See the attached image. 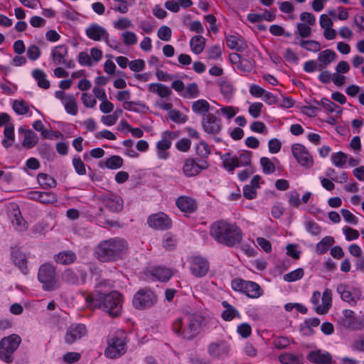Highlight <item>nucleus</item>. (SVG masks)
<instances>
[{
	"mask_svg": "<svg viewBox=\"0 0 364 364\" xmlns=\"http://www.w3.org/2000/svg\"><path fill=\"white\" fill-rule=\"evenodd\" d=\"M90 309H100L113 317L118 316L122 309V295L117 291L102 293L95 290L91 294L82 293Z\"/></svg>",
	"mask_w": 364,
	"mask_h": 364,
	"instance_id": "nucleus-1",
	"label": "nucleus"
},
{
	"mask_svg": "<svg viewBox=\"0 0 364 364\" xmlns=\"http://www.w3.org/2000/svg\"><path fill=\"white\" fill-rule=\"evenodd\" d=\"M152 275L161 282H167L172 276V272L170 269L158 267L152 271Z\"/></svg>",
	"mask_w": 364,
	"mask_h": 364,
	"instance_id": "nucleus-32",
	"label": "nucleus"
},
{
	"mask_svg": "<svg viewBox=\"0 0 364 364\" xmlns=\"http://www.w3.org/2000/svg\"><path fill=\"white\" fill-rule=\"evenodd\" d=\"M184 93L182 95L188 98H196L199 96V90L198 85L196 82L188 84L184 90Z\"/></svg>",
	"mask_w": 364,
	"mask_h": 364,
	"instance_id": "nucleus-43",
	"label": "nucleus"
},
{
	"mask_svg": "<svg viewBox=\"0 0 364 364\" xmlns=\"http://www.w3.org/2000/svg\"><path fill=\"white\" fill-rule=\"evenodd\" d=\"M87 333L86 326L82 323L73 324L68 327L65 340L68 344L73 343Z\"/></svg>",
	"mask_w": 364,
	"mask_h": 364,
	"instance_id": "nucleus-15",
	"label": "nucleus"
},
{
	"mask_svg": "<svg viewBox=\"0 0 364 364\" xmlns=\"http://www.w3.org/2000/svg\"><path fill=\"white\" fill-rule=\"evenodd\" d=\"M236 158V164L240 166H250L251 164L252 152L250 151H243Z\"/></svg>",
	"mask_w": 364,
	"mask_h": 364,
	"instance_id": "nucleus-41",
	"label": "nucleus"
},
{
	"mask_svg": "<svg viewBox=\"0 0 364 364\" xmlns=\"http://www.w3.org/2000/svg\"><path fill=\"white\" fill-rule=\"evenodd\" d=\"M169 118L176 123H185L186 122V117L183 116L178 110H170L168 112Z\"/></svg>",
	"mask_w": 364,
	"mask_h": 364,
	"instance_id": "nucleus-62",
	"label": "nucleus"
},
{
	"mask_svg": "<svg viewBox=\"0 0 364 364\" xmlns=\"http://www.w3.org/2000/svg\"><path fill=\"white\" fill-rule=\"evenodd\" d=\"M337 292L340 294L343 301L348 302L351 306L355 305L359 299L357 294H353L350 287L346 284H339L337 287Z\"/></svg>",
	"mask_w": 364,
	"mask_h": 364,
	"instance_id": "nucleus-22",
	"label": "nucleus"
},
{
	"mask_svg": "<svg viewBox=\"0 0 364 364\" xmlns=\"http://www.w3.org/2000/svg\"><path fill=\"white\" fill-rule=\"evenodd\" d=\"M307 359L316 364H331L332 356L328 352H322L321 350L311 351L307 355Z\"/></svg>",
	"mask_w": 364,
	"mask_h": 364,
	"instance_id": "nucleus-18",
	"label": "nucleus"
},
{
	"mask_svg": "<svg viewBox=\"0 0 364 364\" xmlns=\"http://www.w3.org/2000/svg\"><path fill=\"white\" fill-rule=\"evenodd\" d=\"M149 90L151 92L157 94L162 98L168 97L172 94L171 89L161 83H151L149 85Z\"/></svg>",
	"mask_w": 364,
	"mask_h": 364,
	"instance_id": "nucleus-24",
	"label": "nucleus"
},
{
	"mask_svg": "<svg viewBox=\"0 0 364 364\" xmlns=\"http://www.w3.org/2000/svg\"><path fill=\"white\" fill-rule=\"evenodd\" d=\"M334 242L335 240L333 237L330 236L325 237L316 245V252L318 255L326 253L329 247L333 245Z\"/></svg>",
	"mask_w": 364,
	"mask_h": 364,
	"instance_id": "nucleus-39",
	"label": "nucleus"
},
{
	"mask_svg": "<svg viewBox=\"0 0 364 364\" xmlns=\"http://www.w3.org/2000/svg\"><path fill=\"white\" fill-rule=\"evenodd\" d=\"M260 164L262 167L263 172L265 174H269L275 171V166L271 160L267 157H262L260 159Z\"/></svg>",
	"mask_w": 364,
	"mask_h": 364,
	"instance_id": "nucleus-50",
	"label": "nucleus"
},
{
	"mask_svg": "<svg viewBox=\"0 0 364 364\" xmlns=\"http://www.w3.org/2000/svg\"><path fill=\"white\" fill-rule=\"evenodd\" d=\"M37 179L43 188H55L57 185L56 181L47 173H38Z\"/></svg>",
	"mask_w": 364,
	"mask_h": 364,
	"instance_id": "nucleus-38",
	"label": "nucleus"
},
{
	"mask_svg": "<svg viewBox=\"0 0 364 364\" xmlns=\"http://www.w3.org/2000/svg\"><path fill=\"white\" fill-rule=\"evenodd\" d=\"M336 58V53L331 49H326L320 52L318 55V61L319 62L318 70H323L330 63L334 61Z\"/></svg>",
	"mask_w": 364,
	"mask_h": 364,
	"instance_id": "nucleus-19",
	"label": "nucleus"
},
{
	"mask_svg": "<svg viewBox=\"0 0 364 364\" xmlns=\"http://www.w3.org/2000/svg\"><path fill=\"white\" fill-rule=\"evenodd\" d=\"M102 202L105 207L111 212L119 213L122 210L124 202L117 195L108 193L102 196Z\"/></svg>",
	"mask_w": 364,
	"mask_h": 364,
	"instance_id": "nucleus-14",
	"label": "nucleus"
},
{
	"mask_svg": "<svg viewBox=\"0 0 364 364\" xmlns=\"http://www.w3.org/2000/svg\"><path fill=\"white\" fill-rule=\"evenodd\" d=\"M210 109V104L207 100L200 99L195 101L192 105V110L197 114H201L203 117L208 114Z\"/></svg>",
	"mask_w": 364,
	"mask_h": 364,
	"instance_id": "nucleus-31",
	"label": "nucleus"
},
{
	"mask_svg": "<svg viewBox=\"0 0 364 364\" xmlns=\"http://www.w3.org/2000/svg\"><path fill=\"white\" fill-rule=\"evenodd\" d=\"M177 207L182 211L193 213L196 210V205L193 200L188 197L180 196L176 201Z\"/></svg>",
	"mask_w": 364,
	"mask_h": 364,
	"instance_id": "nucleus-25",
	"label": "nucleus"
},
{
	"mask_svg": "<svg viewBox=\"0 0 364 364\" xmlns=\"http://www.w3.org/2000/svg\"><path fill=\"white\" fill-rule=\"evenodd\" d=\"M331 294L330 289H326L324 291L321 299L323 306H318L315 307V310L318 314H324L327 313L328 310L331 306Z\"/></svg>",
	"mask_w": 364,
	"mask_h": 364,
	"instance_id": "nucleus-28",
	"label": "nucleus"
},
{
	"mask_svg": "<svg viewBox=\"0 0 364 364\" xmlns=\"http://www.w3.org/2000/svg\"><path fill=\"white\" fill-rule=\"evenodd\" d=\"M348 159V156L342 151L334 153L331 155L332 163L338 167H343Z\"/></svg>",
	"mask_w": 364,
	"mask_h": 364,
	"instance_id": "nucleus-45",
	"label": "nucleus"
},
{
	"mask_svg": "<svg viewBox=\"0 0 364 364\" xmlns=\"http://www.w3.org/2000/svg\"><path fill=\"white\" fill-rule=\"evenodd\" d=\"M33 77L37 81L38 86L43 89H48L50 81L46 78V73L41 69L36 68L32 71Z\"/></svg>",
	"mask_w": 364,
	"mask_h": 364,
	"instance_id": "nucleus-29",
	"label": "nucleus"
},
{
	"mask_svg": "<svg viewBox=\"0 0 364 364\" xmlns=\"http://www.w3.org/2000/svg\"><path fill=\"white\" fill-rule=\"evenodd\" d=\"M132 26V21L124 17L119 18L117 21L114 22V27L118 30H123Z\"/></svg>",
	"mask_w": 364,
	"mask_h": 364,
	"instance_id": "nucleus-58",
	"label": "nucleus"
},
{
	"mask_svg": "<svg viewBox=\"0 0 364 364\" xmlns=\"http://www.w3.org/2000/svg\"><path fill=\"white\" fill-rule=\"evenodd\" d=\"M21 342V337L16 334L3 338L0 341V359L7 363H11L12 354L18 348Z\"/></svg>",
	"mask_w": 364,
	"mask_h": 364,
	"instance_id": "nucleus-5",
	"label": "nucleus"
},
{
	"mask_svg": "<svg viewBox=\"0 0 364 364\" xmlns=\"http://www.w3.org/2000/svg\"><path fill=\"white\" fill-rule=\"evenodd\" d=\"M279 361L282 364H299V358L294 354L286 353L279 357Z\"/></svg>",
	"mask_w": 364,
	"mask_h": 364,
	"instance_id": "nucleus-48",
	"label": "nucleus"
},
{
	"mask_svg": "<svg viewBox=\"0 0 364 364\" xmlns=\"http://www.w3.org/2000/svg\"><path fill=\"white\" fill-rule=\"evenodd\" d=\"M68 54V48L65 45L55 46L51 53L52 59L55 65H60L65 60L64 58Z\"/></svg>",
	"mask_w": 364,
	"mask_h": 364,
	"instance_id": "nucleus-27",
	"label": "nucleus"
},
{
	"mask_svg": "<svg viewBox=\"0 0 364 364\" xmlns=\"http://www.w3.org/2000/svg\"><path fill=\"white\" fill-rule=\"evenodd\" d=\"M184 319L187 328L183 330V338L192 340L200 333L204 318L198 314H189L185 316Z\"/></svg>",
	"mask_w": 364,
	"mask_h": 364,
	"instance_id": "nucleus-8",
	"label": "nucleus"
},
{
	"mask_svg": "<svg viewBox=\"0 0 364 364\" xmlns=\"http://www.w3.org/2000/svg\"><path fill=\"white\" fill-rule=\"evenodd\" d=\"M38 141V137L37 134L31 129L25 131L24 139L22 145L27 148L31 149L34 147Z\"/></svg>",
	"mask_w": 364,
	"mask_h": 364,
	"instance_id": "nucleus-34",
	"label": "nucleus"
},
{
	"mask_svg": "<svg viewBox=\"0 0 364 364\" xmlns=\"http://www.w3.org/2000/svg\"><path fill=\"white\" fill-rule=\"evenodd\" d=\"M64 106L66 112L72 115H76L77 113V107L76 99L73 95H66L64 101Z\"/></svg>",
	"mask_w": 364,
	"mask_h": 364,
	"instance_id": "nucleus-37",
	"label": "nucleus"
},
{
	"mask_svg": "<svg viewBox=\"0 0 364 364\" xmlns=\"http://www.w3.org/2000/svg\"><path fill=\"white\" fill-rule=\"evenodd\" d=\"M177 240L175 236L166 233L163 239V246L168 250H171L176 245Z\"/></svg>",
	"mask_w": 364,
	"mask_h": 364,
	"instance_id": "nucleus-53",
	"label": "nucleus"
},
{
	"mask_svg": "<svg viewBox=\"0 0 364 364\" xmlns=\"http://www.w3.org/2000/svg\"><path fill=\"white\" fill-rule=\"evenodd\" d=\"M127 247V242L120 237L103 240L96 247L95 256L102 262L115 261L121 257Z\"/></svg>",
	"mask_w": 364,
	"mask_h": 364,
	"instance_id": "nucleus-3",
	"label": "nucleus"
},
{
	"mask_svg": "<svg viewBox=\"0 0 364 364\" xmlns=\"http://www.w3.org/2000/svg\"><path fill=\"white\" fill-rule=\"evenodd\" d=\"M125 343L119 338H112L108 342V346L105 350V354L111 359L120 357L126 352Z\"/></svg>",
	"mask_w": 364,
	"mask_h": 364,
	"instance_id": "nucleus-12",
	"label": "nucleus"
},
{
	"mask_svg": "<svg viewBox=\"0 0 364 364\" xmlns=\"http://www.w3.org/2000/svg\"><path fill=\"white\" fill-rule=\"evenodd\" d=\"M183 171L187 177L196 176L199 173V168L194 159H188L185 161Z\"/></svg>",
	"mask_w": 364,
	"mask_h": 364,
	"instance_id": "nucleus-30",
	"label": "nucleus"
},
{
	"mask_svg": "<svg viewBox=\"0 0 364 364\" xmlns=\"http://www.w3.org/2000/svg\"><path fill=\"white\" fill-rule=\"evenodd\" d=\"M296 28L299 36L303 38H308L311 34V28L309 24L298 23Z\"/></svg>",
	"mask_w": 364,
	"mask_h": 364,
	"instance_id": "nucleus-54",
	"label": "nucleus"
},
{
	"mask_svg": "<svg viewBox=\"0 0 364 364\" xmlns=\"http://www.w3.org/2000/svg\"><path fill=\"white\" fill-rule=\"evenodd\" d=\"M219 85L220 87L221 93L226 98L231 97L233 93V87L230 82L227 80H221L219 82Z\"/></svg>",
	"mask_w": 364,
	"mask_h": 364,
	"instance_id": "nucleus-47",
	"label": "nucleus"
},
{
	"mask_svg": "<svg viewBox=\"0 0 364 364\" xmlns=\"http://www.w3.org/2000/svg\"><path fill=\"white\" fill-rule=\"evenodd\" d=\"M11 257L13 262L19 269L26 274L28 273L27 267V259L26 255L18 249H14L12 250Z\"/></svg>",
	"mask_w": 364,
	"mask_h": 364,
	"instance_id": "nucleus-21",
	"label": "nucleus"
},
{
	"mask_svg": "<svg viewBox=\"0 0 364 364\" xmlns=\"http://www.w3.org/2000/svg\"><path fill=\"white\" fill-rule=\"evenodd\" d=\"M13 225L18 231H23L26 229V222L22 218L19 210L14 213V218L11 220Z\"/></svg>",
	"mask_w": 364,
	"mask_h": 364,
	"instance_id": "nucleus-42",
	"label": "nucleus"
},
{
	"mask_svg": "<svg viewBox=\"0 0 364 364\" xmlns=\"http://www.w3.org/2000/svg\"><path fill=\"white\" fill-rule=\"evenodd\" d=\"M304 276V269L302 268H298L289 273L284 275V279L286 282H291L300 279Z\"/></svg>",
	"mask_w": 364,
	"mask_h": 364,
	"instance_id": "nucleus-49",
	"label": "nucleus"
},
{
	"mask_svg": "<svg viewBox=\"0 0 364 364\" xmlns=\"http://www.w3.org/2000/svg\"><path fill=\"white\" fill-rule=\"evenodd\" d=\"M39 154L48 160H52L55 156V152L52 148L47 144H41L38 146Z\"/></svg>",
	"mask_w": 364,
	"mask_h": 364,
	"instance_id": "nucleus-44",
	"label": "nucleus"
},
{
	"mask_svg": "<svg viewBox=\"0 0 364 364\" xmlns=\"http://www.w3.org/2000/svg\"><path fill=\"white\" fill-rule=\"evenodd\" d=\"M58 201L57 196L50 191L42 192L41 198H40V203H53Z\"/></svg>",
	"mask_w": 364,
	"mask_h": 364,
	"instance_id": "nucleus-60",
	"label": "nucleus"
},
{
	"mask_svg": "<svg viewBox=\"0 0 364 364\" xmlns=\"http://www.w3.org/2000/svg\"><path fill=\"white\" fill-rule=\"evenodd\" d=\"M191 272L196 277L206 275L209 270V263L203 257L196 256L191 259Z\"/></svg>",
	"mask_w": 364,
	"mask_h": 364,
	"instance_id": "nucleus-13",
	"label": "nucleus"
},
{
	"mask_svg": "<svg viewBox=\"0 0 364 364\" xmlns=\"http://www.w3.org/2000/svg\"><path fill=\"white\" fill-rule=\"evenodd\" d=\"M62 280L70 285H77L80 282L79 277L71 269H67L62 273Z\"/></svg>",
	"mask_w": 364,
	"mask_h": 364,
	"instance_id": "nucleus-36",
	"label": "nucleus"
},
{
	"mask_svg": "<svg viewBox=\"0 0 364 364\" xmlns=\"http://www.w3.org/2000/svg\"><path fill=\"white\" fill-rule=\"evenodd\" d=\"M341 326L349 331H359L364 328V318L362 316H356L353 311L345 309L343 316L340 318Z\"/></svg>",
	"mask_w": 364,
	"mask_h": 364,
	"instance_id": "nucleus-7",
	"label": "nucleus"
},
{
	"mask_svg": "<svg viewBox=\"0 0 364 364\" xmlns=\"http://www.w3.org/2000/svg\"><path fill=\"white\" fill-rule=\"evenodd\" d=\"M205 38L202 36H195L190 41L191 50L196 53H200L205 48Z\"/></svg>",
	"mask_w": 364,
	"mask_h": 364,
	"instance_id": "nucleus-35",
	"label": "nucleus"
},
{
	"mask_svg": "<svg viewBox=\"0 0 364 364\" xmlns=\"http://www.w3.org/2000/svg\"><path fill=\"white\" fill-rule=\"evenodd\" d=\"M306 230L313 235H318L320 234L321 228L318 223L314 220H309L305 223Z\"/></svg>",
	"mask_w": 364,
	"mask_h": 364,
	"instance_id": "nucleus-57",
	"label": "nucleus"
},
{
	"mask_svg": "<svg viewBox=\"0 0 364 364\" xmlns=\"http://www.w3.org/2000/svg\"><path fill=\"white\" fill-rule=\"evenodd\" d=\"M208 351L211 357L220 358L228 355L229 346L223 341L211 343L208 347Z\"/></svg>",
	"mask_w": 364,
	"mask_h": 364,
	"instance_id": "nucleus-17",
	"label": "nucleus"
},
{
	"mask_svg": "<svg viewBox=\"0 0 364 364\" xmlns=\"http://www.w3.org/2000/svg\"><path fill=\"white\" fill-rule=\"evenodd\" d=\"M197 154L203 158L208 157L210 154V150L208 144L205 141H202L196 147Z\"/></svg>",
	"mask_w": 364,
	"mask_h": 364,
	"instance_id": "nucleus-59",
	"label": "nucleus"
},
{
	"mask_svg": "<svg viewBox=\"0 0 364 364\" xmlns=\"http://www.w3.org/2000/svg\"><path fill=\"white\" fill-rule=\"evenodd\" d=\"M73 165L77 174L85 175L86 173L85 165L80 157L73 159Z\"/></svg>",
	"mask_w": 364,
	"mask_h": 364,
	"instance_id": "nucleus-63",
	"label": "nucleus"
},
{
	"mask_svg": "<svg viewBox=\"0 0 364 364\" xmlns=\"http://www.w3.org/2000/svg\"><path fill=\"white\" fill-rule=\"evenodd\" d=\"M157 302V296L148 288H142L134 295L132 304L135 309L144 310L150 309Z\"/></svg>",
	"mask_w": 364,
	"mask_h": 364,
	"instance_id": "nucleus-6",
	"label": "nucleus"
},
{
	"mask_svg": "<svg viewBox=\"0 0 364 364\" xmlns=\"http://www.w3.org/2000/svg\"><path fill=\"white\" fill-rule=\"evenodd\" d=\"M124 43L127 46L134 45L137 42V38L134 33L125 31L122 33Z\"/></svg>",
	"mask_w": 364,
	"mask_h": 364,
	"instance_id": "nucleus-64",
	"label": "nucleus"
},
{
	"mask_svg": "<svg viewBox=\"0 0 364 364\" xmlns=\"http://www.w3.org/2000/svg\"><path fill=\"white\" fill-rule=\"evenodd\" d=\"M247 282L239 278L235 279L232 281L231 286L233 290L244 294L245 288H247Z\"/></svg>",
	"mask_w": 364,
	"mask_h": 364,
	"instance_id": "nucleus-55",
	"label": "nucleus"
},
{
	"mask_svg": "<svg viewBox=\"0 0 364 364\" xmlns=\"http://www.w3.org/2000/svg\"><path fill=\"white\" fill-rule=\"evenodd\" d=\"M225 158L223 160V166L230 172H233L235 168L238 167V164H236V158L230 157V154L227 153L225 154Z\"/></svg>",
	"mask_w": 364,
	"mask_h": 364,
	"instance_id": "nucleus-51",
	"label": "nucleus"
},
{
	"mask_svg": "<svg viewBox=\"0 0 364 364\" xmlns=\"http://www.w3.org/2000/svg\"><path fill=\"white\" fill-rule=\"evenodd\" d=\"M237 331L242 338H247L251 335L252 328L249 323H242L237 326Z\"/></svg>",
	"mask_w": 364,
	"mask_h": 364,
	"instance_id": "nucleus-61",
	"label": "nucleus"
},
{
	"mask_svg": "<svg viewBox=\"0 0 364 364\" xmlns=\"http://www.w3.org/2000/svg\"><path fill=\"white\" fill-rule=\"evenodd\" d=\"M244 294L250 298H258L262 294V291L258 284L248 281Z\"/></svg>",
	"mask_w": 364,
	"mask_h": 364,
	"instance_id": "nucleus-33",
	"label": "nucleus"
},
{
	"mask_svg": "<svg viewBox=\"0 0 364 364\" xmlns=\"http://www.w3.org/2000/svg\"><path fill=\"white\" fill-rule=\"evenodd\" d=\"M134 105L139 106L143 109L147 108L146 107L145 104H144L141 102H139V101L138 102L126 101L123 103V107L125 109H127L129 111H133L134 112H138V113L143 112L139 108L134 107Z\"/></svg>",
	"mask_w": 364,
	"mask_h": 364,
	"instance_id": "nucleus-52",
	"label": "nucleus"
},
{
	"mask_svg": "<svg viewBox=\"0 0 364 364\" xmlns=\"http://www.w3.org/2000/svg\"><path fill=\"white\" fill-rule=\"evenodd\" d=\"M77 259L75 252L70 250L62 251L55 255L54 259L57 263L68 265L74 262Z\"/></svg>",
	"mask_w": 364,
	"mask_h": 364,
	"instance_id": "nucleus-23",
	"label": "nucleus"
},
{
	"mask_svg": "<svg viewBox=\"0 0 364 364\" xmlns=\"http://www.w3.org/2000/svg\"><path fill=\"white\" fill-rule=\"evenodd\" d=\"M210 236L218 243L228 247L240 244L242 240V230L235 223L223 220L214 222L210 227Z\"/></svg>",
	"mask_w": 364,
	"mask_h": 364,
	"instance_id": "nucleus-2",
	"label": "nucleus"
},
{
	"mask_svg": "<svg viewBox=\"0 0 364 364\" xmlns=\"http://www.w3.org/2000/svg\"><path fill=\"white\" fill-rule=\"evenodd\" d=\"M123 165V159L119 156H112L105 161V166L109 169H118Z\"/></svg>",
	"mask_w": 364,
	"mask_h": 364,
	"instance_id": "nucleus-40",
	"label": "nucleus"
},
{
	"mask_svg": "<svg viewBox=\"0 0 364 364\" xmlns=\"http://www.w3.org/2000/svg\"><path fill=\"white\" fill-rule=\"evenodd\" d=\"M174 133L172 132H165L163 134L164 138L158 141L156 147L160 151L158 154L159 158L161 159H166L167 158V154L164 151L170 148L171 141L169 139L174 136Z\"/></svg>",
	"mask_w": 364,
	"mask_h": 364,
	"instance_id": "nucleus-20",
	"label": "nucleus"
},
{
	"mask_svg": "<svg viewBox=\"0 0 364 364\" xmlns=\"http://www.w3.org/2000/svg\"><path fill=\"white\" fill-rule=\"evenodd\" d=\"M12 107L14 111L20 115L26 114L29 110V107L24 100H14Z\"/></svg>",
	"mask_w": 364,
	"mask_h": 364,
	"instance_id": "nucleus-46",
	"label": "nucleus"
},
{
	"mask_svg": "<svg viewBox=\"0 0 364 364\" xmlns=\"http://www.w3.org/2000/svg\"><path fill=\"white\" fill-rule=\"evenodd\" d=\"M292 154L297 162L306 168H311L314 164V160L307 149L302 144H294L291 146Z\"/></svg>",
	"mask_w": 364,
	"mask_h": 364,
	"instance_id": "nucleus-9",
	"label": "nucleus"
},
{
	"mask_svg": "<svg viewBox=\"0 0 364 364\" xmlns=\"http://www.w3.org/2000/svg\"><path fill=\"white\" fill-rule=\"evenodd\" d=\"M38 279L43 284L45 291H53L57 289L55 267L50 263L42 264L38 273Z\"/></svg>",
	"mask_w": 364,
	"mask_h": 364,
	"instance_id": "nucleus-4",
	"label": "nucleus"
},
{
	"mask_svg": "<svg viewBox=\"0 0 364 364\" xmlns=\"http://www.w3.org/2000/svg\"><path fill=\"white\" fill-rule=\"evenodd\" d=\"M222 306L225 309L221 314L222 318L227 321L232 320L234 318H240L239 311L227 301L222 302Z\"/></svg>",
	"mask_w": 364,
	"mask_h": 364,
	"instance_id": "nucleus-26",
	"label": "nucleus"
},
{
	"mask_svg": "<svg viewBox=\"0 0 364 364\" xmlns=\"http://www.w3.org/2000/svg\"><path fill=\"white\" fill-rule=\"evenodd\" d=\"M171 29L167 26H162L157 32L159 38L164 41H168L171 37Z\"/></svg>",
	"mask_w": 364,
	"mask_h": 364,
	"instance_id": "nucleus-56",
	"label": "nucleus"
},
{
	"mask_svg": "<svg viewBox=\"0 0 364 364\" xmlns=\"http://www.w3.org/2000/svg\"><path fill=\"white\" fill-rule=\"evenodd\" d=\"M87 37L93 41L104 40L108 43L109 34L106 29L102 26L93 23L91 24L85 31Z\"/></svg>",
	"mask_w": 364,
	"mask_h": 364,
	"instance_id": "nucleus-16",
	"label": "nucleus"
},
{
	"mask_svg": "<svg viewBox=\"0 0 364 364\" xmlns=\"http://www.w3.org/2000/svg\"><path fill=\"white\" fill-rule=\"evenodd\" d=\"M147 223L150 228L159 230H168L172 226L171 218L162 212L149 215Z\"/></svg>",
	"mask_w": 364,
	"mask_h": 364,
	"instance_id": "nucleus-10",
	"label": "nucleus"
},
{
	"mask_svg": "<svg viewBox=\"0 0 364 364\" xmlns=\"http://www.w3.org/2000/svg\"><path fill=\"white\" fill-rule=\"evenodd\" d=\"M201 124L203 131L208 134H216L222 129L220 119L211 113H208L203 117Z\"/></svg>",
	"mask_w": 364,
	"mask_h": 364,
	"instance_id": "nucleus-11",
	"label": "nucleus"
}]
</instances>
